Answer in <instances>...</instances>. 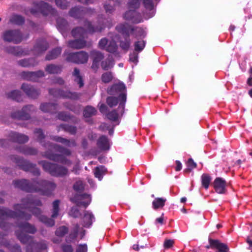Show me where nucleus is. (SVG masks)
<instances>
[{"mask_svg": "<svg viewBox=\"0 0 252 252\" xmlns=\"http://www.w3.org/2000/svg\"><path fill=\"white\" fill-rule=\"evenodd\" d=\"M201 179L202 187L205 189H208L211 181V177L208 174H203L202 175Z\"/></svg>", "mask_w": 252, "mask_h": 252, "instance_id": "nucleus-47", "label": "nucleus"}, {"mask_svg": "<svg viewBox=\"0 0 252 252\" xmlns=\"http://www.w3.org/2000/svg\"><path fill=\"white\" fill-rule=\"evenodd\" d=\"M4 50L7 53L15 56H18L21 55L23 52L22 49L19 46H9L6 47Z\"/></svg>", "mask_w": 252, "mask_h": 252, "instance_id": "nucleus-36", "label": "nucleus"}, {"mask_svg": "<svg viewBox=\"0 0 252 252\" xmlns=\"http://www.w3.org/2000/svg\"><path fill=\"white\" fill-rule=\"evenodd\" d=\"M63 55L66 56V62L76 64L85 63L88 62L89 59L88 54L83 51L69 53L64 52Z\"/></svg>", "mask_w": 252, "mask_h": 252, "instance_id": "nucleus-9", "label": "nucleus"}, {"mask_svg": "<svg viewBox=\"0 0 252 252\" xmlns=\"http://www.w3.org/2000/svg\"><path fill=\"white\" fill-rule=\"evenodd\" d=\"M68 232V228L65 226H61L58 228L55 231V234L59 237H63Z\"/></svg>", "mask_w": 252, "mask_h": 252, "instance_id": "nucleus-52", "label": "nucleus"}, {"mask_svg": "<svg viewBox=\"0 0 252 252\" xmlns=\"http://www.w3.org/2000/svg\"><path fill=\"white\" fill-rule=\"evenodd\" d=\"M69 215L74 218H77L81 215L79 209L75 207H72L71 208L69 212Z\"/></svg>", "mask_w": 252, "mask_h": 252, "instance_id": "nucleus-60", "label": "nucleus"}, {"mask_svg": "<svg viewBox=\"0 0 252 252\" xmlns=\"http://www.w3.org/2000/svg\"><path fill=\"white\" fill-rule=\"evenodd\" d=\"M124 40L120 41V46L121 49L126 51H127L130 48L131 44V39L130 37H124Z\"/></svg>", "mask_w": 252, "mask_h": 252, "instance_id": "nucleus-45", "label": "nucleus"}, {"mask_svg": "<svg viewBox=\"0 0 252 252\" xmlns=\"http://www.w3.org/2000/svg\"><path fill=\"white\" fill-rule=\"evenodd\" d=\"M62 48L57 47L49 52L46 56L45 60L50 61L56 59L61 53Z\"/></svg>", "mask_w": 252, "mask_h": 252, "instance_id": "nucleus-37", "label": "nucleus"}, {"mask_svg": "<svg viewBox=\"0 0 252 252\" xmlns=\"http://www.w3.org/2000/svg\"><path fill=\"white\" fill-rule=\"evenodd\" d=\"M97 146L101 150H107L109 149L108 139L107 136L102 135L97 141Z\"/></svg>", "mask_w": 252, "mask_h": 252, "instance_id": "nucleus-30", "label": "nucleus"}, {"mask_svg": "<svg viewBox=\"0 0 252 252\" xmlns=\"http://www.w3.org/2000/svg\"><path fill=\"white\" fill-rule=\"evenodd\" d=\"M72 76L74 77V81L77 83L80 88L83 87L84 85V81L82 76L80 74V70L75 67L72 73Z\"/></svg>", "mask_w": 252, "mask_h": 252, "instance_id": "nucleus-32", "label": "nucleus"}, {"mask_svg": "<svg viewBox=\"0 0 252 252\" xmlns=\"http://www.w3.org/2000/svg\"><path fill=\"white\" fill-rule=\"evenodd\" d=\"M48 47L47 42L44 39H40L37 41L33 47V49L36 52L39 54L45 52Z\"/></svg>", "mask_w": 252, "mask_h": 252, "instance_id": "nucleus-26", "label": "nucleus"}, {"mask_svg": "<svg viewBox=\"0 0 252 252\" xmlns=\"http://www.w3.org/2000/svg\"><path fill=\"white\" fill-rule=\"evenodd\" d=\"M60 200H56L53 202L52 218H56L59 215Z\"/></svg>", "mask_w": 252, "mask_h": 252, "instance_id": "nucleus-54", "label": "nucleus"}, {"mask_svg": "<svg viewBox=\"0 0 252 252\" xmlns=\"http://www.w3.org/2000/svg\"><path fill=\"white\" fill-rule=\"evenodd\" d=\"M166 199L163 197H157L152 202V206L154 209L162 208L165 205Z\"/></svg>", "mask_w": 252, "mask_h": 252, "instance_id": "nucleus-40", "label": "nucleus"}, {"mask_svg": "<svg viewBox=\"0 0 252 252\" xmlns=\"http://www.w3.org/2000/svg\"><path fill=\"white\" fill-rule=\"evenodd\" d=\"M45 148L55 149L62 154H55L50 150H47L42 154V156L51 160L60 162L64 164H70L71 161L67 159L64 156H70L71 151L68 148L59 144L48 142L47 144H43Z\"/></svg>", "mask_w": 252, "mask_h": 252, "instance_id": "nucleus-3", "label": "nucleus"}, {"mask_svg": "<svg viewBox=\"0 0 252 252\" xmlns=\"http://www.w3.org/2000/svg\"><path fill=\"white\" fill-rule=\"evenodd\" d=\"M21 89L28 97L32 99L37 98L40 94V92L38 89L27 83H23L22 85Z\"/></svg>", "mask_w": 252, "mask_h": 252, "instance_id": "nucleus-15", "label": "nucleus"}, {"mask_svg": "<svg viewBox=\"0 0 252 252\" xmlns=\"http://www.w3.org/2000/svg\"><path fill=\"white\" fill-rule=\"evenodd\" d=\"M34 134H36L37 137V141L39 142L43 146V144H47V142H45L44 139L45 138V135L44 133L43 130L41 128H36L34 130Z\"/></svg>", "mask_w": 252, "mask_h": 252, "instance_id": "nucleus-43", "label": "nucleus"}, {"mask_svg": "<svg viewBox=\"0 0 252 252\" xmlns=\"http://www.w3.org/2000/svg\"><path fill=\"white\" fill-rule=\"evenodd\" d=\"M8 98H11L17 102L22 100L21 93L18 90H14L7 94Z\"/></svg>", "mask_w": 252, "mask_h": 252, "instance_id": "nucleus-44", "label": "nucleus"}, {"mask_svg": "<svg viewBox=\"0 0 252 252\" xmlns=\"http://www.w3.org/2000/svg\"><path fill=\"white\" fill-rule=\"evenodd\" d=\"M8 136L12 141L20 144L25 143L29 139L27 135L15 131H11Z\"/></svg>", "mask_w": 252, "mask_h": 252, "instance_id": "nucleus-19", "label": "nucleus"}, {"mask_svg": "<svg viewBox=\"0 0 252 252\" xmlns=\"http://www.w3.org/2000/svg\"><path fill=\"white\" fill-rule=\"evenodd\" d=\"M21 204H15L13 211L6 207L0 208V228L4 231L10 229L13 225L12 223L7 222V218L21 219L29 220L32 218V215L24 211L19 210V209H27L33 215L38 218L39 220L48 226L52 227L55 225V220L51 218L41 215V209L37 206H41L42 203L41 200L32 195H28L21 200Z\"/></svg>", "mask_w": 252, "mask_h": 252, "instance_id": "nucleus-1", "label": "nucleus"}, {"mask_svg": "<svg viewBox=\"0 0 252 252\" xmlns=\"http://www.w3.org/2000/svg\"><path fill=\"white\" fill-rule=\"evenodd\" d=\"M118 1L114 0H109L104 5V8L106 13H111L115 9V7L119 5Z\"/></svg>", "mask_w": 252, "mask_h": 252, "instance_id": "nucleus-35", "label": "nucleus"}, {"mask_svg": "<svg viewBox=\"0 0 252 252\" xmlns=\"http://www.w3.org/2000/svg\"><path fill=\"white\" fill-rule=\"evenodd\" d=\"M18 64L24 67H30L34 66L37 63L34 58L24 59L18 61Z\"/></svg>", "mask_w": 252, "mask_h": 252, "instance_id": "nucleus-33", "label": "nucleus"}, {"mask_svg": "<svg viewBox=\"0 0 252 252\" xmlns=\"http://www.w3.org/2000/svg\"><path fill=\"white\" fill-rule=\"evenodd\" d=\"M87 42L83 39H76L70 40L68 41V46L74 49H80L86 47Z\"/></svg>", "mask_w": 252, "mask_h": 252, "instance_id": "nucleus-24", "label": "nucleus"}, {"mask_svg": "<svg viewBox=\"0 0 252 252\" xmlns=\"http://www.w3.org/2000/svg\"><path fill=\"white\" fill-rule=\"evenodd\" d=\"M20 75L21 77L26 80L36 81L39 78L44 76V73L42 70L37 71H22Z\"/></svg>", "mask_w": 252, "mask_h": 252, "instance_id": "nucleus-14", "label": "nucleus"}, {"mask_svg": "<svg viewBox=\"0 0 252 252\" xmlns=\"http://www.w3.org/2000/svg\"><path fill=\"white\" fill-rule=\"evenodd\" d=\"M62 66L55 64H49L47 65L45 70L49 74H59L62 71Z\"/></svg>", "mask_w": 252, "mask_h": 252, "instance_id": "nucleus-34", "label": "nucleus"}, {"mask_svg": "<svg viewBox=\"0 0 252 252\" xmlns=\"http://www.w3.org/2000/svg\"><path fill=\"white\" fill-rule=\"evenodd\" d=\"M84 16L87 15L89 17H91L95 13V10L94 8L91 7H83Z\"/></svg>", "mask_w": 252, "mask_h": 252, "instance_id": "nucleus-64", "label": "nucleus"}, {"mask_svg": "<svg viewBox=\"0 0 252 252\" xmlns=\"http://www.w3.org/2000/svg\"><path fill=\"white\" fill-rule=\"evenodd\" d=\"M58 132L61 130L69 133L71 135H75L77 132V127L74 126L69 125L66 124H62L58 126L57 128Z\"/></svg>", "mask_w": 252, "mask_h": 252, "instance_id": "nucleus-27", "label": "nucleus"}, {"mask_svg": "<svg viewBox=\"0 0 252 252\" xmlns=\"http://www.w3.org/2000/svg\"><path fill=\"white\" fill-rule=\"evenodd\" d=\"M84 213V216L82 219V225L84 227L89 228L92 225L93 220H94V215L89 211H85Z\"/></svg>", "mask_w": 252, "mask_h": 252, "instance_id": "nucleus-23", "label": "nucleus"}, {"mask_svg": "<svg viewBox=\"0 0 252 252\" xmlns=\"http://www.w3.org/2000/svg\"><path fill=\"white\" fill-rule=\"evenodd\" d=\"M34 248L40 250H44L47 248V246L45 242L44 241H41L39 242L34 241L32 245V249L33 252Z\"/></svg>", "mask_w": 252, "mask_h": 252, "instance_id": "nucleus-53", "label": "nucleus"}, {"mask_svg": "<svg viewBox=\"0 0 252 252\" xmlns=\"http://www.w3.org/2000/svg\"><path fill=\"white\" fill-rule=\"evenodd\" d=\"M133 26H131L126 23L120 24L118 25L115 29L116 30L121 33L123 37H130L132 31Z\"/></svg>", "mask_w": 252, "mask_h": 252, "instance_id": "nucleus-18", "label": "nucleus"}, {"mask_svg": "<svg viewBox=\"0 0 252 252\" xmlns=\"http://www.w3.org/2000/svg\"><path fill=\"white\" fill-rule=\"evenodd\" d=\"M114 60L111 56H109L108 58L101 63L102 68L104 70H108L113 66Z\"/></svg>", "mask_w": 252, "mask_h": 252, "instance_id": "nucleus-41", "label": "nucleus"}, {"mask_svg": "<svg viewBox=\"0 0 252 252\" xmlns=\"http://www.w3.org/2000/svg\"><path fill=\"white\" fill-rule=\"evenodd\" d=\"M51 140L58 143H60L67 147H75L77 146L76 141L74 139H68L60 136H51Z\"/></svg>", "mask_w": 252, "mask_h": 252, "instance_id": "nucleus-20", "label": "nucleus"}, {"mask_svg": "<svg viewBox=\"0 0 252 252\" xmlns=\"http://www.w3.org/2000/svg\"><path fill=\"white\" fill-rule=\"evenodd\" d=\"M99 18H100L99 17ZM98 23L97 26H93L90 21L87 19L84 20V25L86 28V30L82 27H77L73 29L71 32L73 37L84 38L87 32L94 33L95 32H101L104 29V25L103 23H100V20H98Z\"/></svg>", "mask_w": 252, "mask_h": 252, "instance_id": "nucleus-4", "label": "nucleus"}, {"mask_svg": "<svg viewBox=\"0 0 252 252\" xmlns=\"http://www.w3.org/2000/svg\"><path fill=\"white\" fill-rule=\"evenodd\" d=\"M141 0H129L128 2V7L129 9H138L140 5Z\"/></svg>", "mask_w": 252, "mask_h": 252, "instance_id": "nucleus-59", "label": "nucleus"}, {"mask_svg": "<svg viewBox=\"0 0 252 252\" xmlns=\"http://www.w3.org/2000/svg\"><path fill=\"white\" fill-rule=\"evenodd\" d=\"M25 20L24 17L21 15L14 14L12 15L9 19V22L11 24L21 26L25 23Z\"/></svg>", "mask_w": 252, "mask_h": 252, "instance_id": "nucleus-38", "label": "nucleus"}, {"mask_svg": "<svg viewBox=\"0 0 252 252\" xmlns=\"http://www.w3.org/2000/svg\"><path fill=\"white\" fill-rule=\"evenodd\" d=\"M79 229V225L78 224H75L73 230L69 233L65 238V241L67 243L72 242L78 236V231Z\"/></svg>", "mask_w": 252, "mask_h": 252, "instance_id": "nucleus-39", "label": "nucleus"}, {"mask_svg": "<svg viewBox=\"0 0 252 252\" xmlns=\"http://www.w3.org/2000/svg\"><path fill=\"white\" fill-rule=\"evenodd\" d=\"M115 95L108 96L106 99V103L110 107H113L116 106L120 100L119 97H116Z\"/></svg>", "mask_w": 252, "mask_h": 252, "instance_id": "nucleus-48", "label": "nucleus"}, {"mask_svg": "<svg viewBox=\"0 0 252 252\" xmlns=\"http://www.w3.org/2000/svg\"><path fill=\"white\" fill-rule=\"evenodd\" d=\"M33 5L35 8H32L30 10L31 13L33 15H35L38 12L46 16L49 14L54 15L57 13V10L55 8L44 1L34 2Z\"/></svg>", "mask_w": 252, "mask_h": 252, "instance_id": "nucleus-8", "label": "nucleus"}, {"mask_svg": "<svg viewBox=\"0 0 252 252\" xmlns=\"http://www.w3.org/2000/svg\"><path fill=\"white\" fill-rule=\"evenodd\" d=\"M107 117L109 120L115 122L118 119V114L116 110H114L107 114Z\"/></svg>", "mask_w": 252, "mask_h": 252, "instance_id": "nucleus-61", "label": "nucleus"}, {"mask_svg": "<svg viewBox=\"0 0 252 252\" xmlns=\"http://www.w3.org/2000/svg\"><path fill=\"white\" fill-rule=\"evenodd\" d=\"M97 112L95 108L91 105L86 106L83 112V116L85 118H90L96 115Z\"/></svg>", "mask_w": 252, "mask_h": 252, "instance_id": "nucleus-42", "label": "nucleus"}, {"mask_svg": "<svg viewBox=\"0 0 252 252\" xmlns=\"http://www.w3.org/2000/svg\"><path fill=\"white\" fill-rule=\"evenodd\" d=\"M17 226L22 230L28 233L33 234L37 231V229L34 225L27 221L17 222Z\"/></svg>", "mask_w": 252, "mask_h": 252, "instance_id": "nucleus-21", "label": "nucleus"}, {"mask_svg": "<svg viewBox=\"0 0 252 252\" xmlns=\"http://www.w3.org/2000/svg\"><path fill=\"white\" fill-rule=\"evenodd\" d=\"M70 200L76 204L77 206H83L85 208H87L91 203V198L90 195L87 193H77L70 198Z\"/></svg>", "mask_w": 252, "mask_h": 252, "instance_id": "nucleus-13", "label": "nucleus"}, {"mask_svg": "<svg viewBox=\"0 0 252 252\" xmlns=\"http://www.w3.org/2000/svg\"><path fill=\"white\" fill-rule=\"evenodd\" d=\"M113 78L111 72H106L102 74L101 79L103 83H108L112 80Z\"/></svg>", "mask_w": 252, "mask_h": 252, "instance_id": "nucleus-57", "label": "nucleus"}, {"mask_svg": "<svg viewBox=\"0 0 252 252\" xmlns=\"http://www.w3.org/2000/svg\"><path fill=\"white\" fill-rule=\"evenodd\" d=\"M118 45L115 41L112 40L110 41L105 50L111 53H115L117 51Z\"/></svg>", "mask_w": 252, "mask_h": 252, "instance_id": "nucleus-49", "label": "nucleus"}, {"mask_svg": "<svg viewBox=\"0 0 252 252\" xmlns=\"http://www.w3.org/2000/svg\"><path fill=\"white\" fill-rule=\"evenodd\" d=\"M40 109L44 112L55 114L58 109V104L55 103H43L40 106Z\"/></svg>", "mask_w": 252, "mask_h": 252, "instance_id": "nucleus-25", "label": "nucleus"}, {"mask_svg": "<svg viewBox=\"0 0 252 252\" xmlns=\"http://www.w3.org/2000/svg\"><path fill=\"white\" fill-rule=\"evenodd\" d=\"M57 117L58 119L64 122H67L74 117L73 116H71L68 113L64 111L59 112Z\"/></svg>", "mask_w": 252, "mask_h": 252, "instance_id": "nucleus-50", "label": "nucleus"}, {"mask_svg": "<svg viewBox=\"0 0 252 252\" xmlns=\"http://www.w3.org/2000/svg\"><path fill=\"white\" fill-rule=\"evenodd\" d=\"M186 164L187 168L184 170V172L188 173H190L193 169L195 168L197 166L196 163L191 158H189L188 159Z\"/></svg>", "mask_w": 252, "mask_h": 252, "instance_id": "nucleus-51", "label": "nucleus"}, {"mask_svg": "<svg viewBox=\"0 0 252 252\" xmlns=\"http://www.w3.org/2000/svg\"><path fill=\"white\" fill-rule=\"evenodd\" d=\"M131 34L133 35L134 38H144L147 35L146 31L141 27L133 26Z\"/></svg>", "mask_w": 252, "mask_h": 252, "instance_id": "nucleus-31", "label": "nucleus"}, {"mask_svg": "<svg viewBox=\"0 0 252 252\" xmlns=\"http://www.w3.org/2000/svg\"><path fill=\"white\" fill-rule=\"evenodd\" d=\"M207 249H212L215 252H228L229 248L228 246L220 242L218 239H214L209 237L208 244L205 246Z\"/></svg>", "mask_w": 252, "mask_h": 252, "instance_id": "nucleus-12", "label": "nucleus"}, {"mask_svg": "<svg viewBox=\"0 0 252 252\" xmlns=\"http://www.w3.org/2000/svg\"><path fill=\"white\" fill-rule=\"evenodd\" d=\"M38 163L42 166L45 172L49 173L52 176L63 177L68 174V169L58 164L46 160L39 161Z\"/></svg>", "mask_w": 252, "mask_h": 252, "instance_id": "nucleus-6", "label": "nucleus"}, {"mask_svg": "<svg viewBox=\"0 0 252 252\" xmlns=\"http://www.w3.org/2000/svg\"><path fill=\"white\" fill-rule=\"evenodd\" d=\"M18 152L26 156H34L37 154V150L36 148L30 147L27 146H21L17 148Z\"/></svg>", "mask_w": 252, "mask_h": 252, "instance_id": "nucleus-28", "label": "nucleus"}, {"mask_svg": "<svg viewBox=\"0 0 252 252\" xmlns=\"http://www.w3.org/2000/svg\"><path fill=\"white\" fill-rule=\"evenodd\" d=\"M107 93L111 95H118L120 100L119 109H122L121 112L124 113L125 104L126 101V87L123 82L115 83L107 89Z\"/></svg>", "mask_w": 252, "mask_h": 252, "instance_id": "nucleus-5", "label": "nucleus"}, {"mask_svg": "<svg viewBox=\"0 0 252 252\" xmlns=\"http://www.w3.org/2000/svg\"><path fill=\"white\" fill-rule=\"evenodd\" d=\"M226 182L222 178H216L213 182V187L216 192L219 194H224L226 192Z\"/></svg>", "mask_w": 252, "mask_h": 252, "instance_id": "nucleus-17", "label": "nucleus"}, {"mask_svg": "<svg viewBox=\"0 0 252 252\" xmlns=\"http://www.w3.org/2000/svg\"><path fill=\"white\" fill-rule=\"evenodd\" d=\"M57 28L63 34L68 30V24L64 18L59 17L57 19Z\"/></svg>", "mask_w": 252, "mask_h": 252, "instance_id": "nucleus-29", "label": "nucleus"}, {"mask_svg": "<svg viewBox=\"0 0 252 252\" xmlns=\"http://www.w3.org/2000/svg\"><path fill=\"white\" fill-rule=\"evenodd\" d=\"M73 189L77 192H81L84 190V187L81 181H77L73 185Z\"/></svg>", "mask_w": 252, "mask_h": 252, "instance_id": "nucleus-62", "label": "nucleus"}, {"mask_svg": "<svg viewBox=\"0 0 252 252\" xmlns=\"http://www.w3.org/2000/svg\"><path fill=\"white\" fill-rule=\"evenodd\" d=\"M91 55L93 57V60L97 62H100L104 58L102 53L95 50L92 51L91 52Z\"/></svg>", "mask_w": 252, "mask_h": 252, "instance_id": "nucleus-56", "label": "nucleus"}, {"mask_svg": "<svg viewBox=\"0 0 252 252\" xmlns=\"http://www.w3.org/2000/svg\"><path fill=\"white\" fill-rule=\"evenodd\" d=\"M146 44V41L144 40L135 41L134 43V51L137 53L141 52L145 47Z\"/></svg>", "mask_w": 252, "mask_h": 252, "instance_id": "nucleus-46", "label": "nucleus"}, {"mask_svg": "<svg viewBox=\"0 0 252 252\" xmlns=\"http://www.w3.org/2000/svg\"><path fill=\"white\" fill-rule=\"evenodd\" d=\"M57 6L62 9H66L69 6L70 2L66 0H55Z\"/></svg>", "mask_w": 252, "mask_h": 252, "instance_id": "nucleus-58", "label": "nucleus"}, {"mask_svg": "<svg viewBox=\"0 0 252 252\" xmlns=\"http://www.w3.org/2000/svg\"><path fill=\"white\" fill-rule=\"evenodd\" d=\"M12 184L15 188L27 192H41L44 195L51 194L56 188L54 183L43 180L38 181L33 180L32 183L26 179L17 180H14Z\"/></svg>", "mask_w": 252, "mask_h": 252, "instance_id": "nucleus-2", "label": "nucleus"}, {"mask_svg": "<svg viewBox=\"0 0 252 252\" xmlns=\"http://www.w3.org/2000/svg\"><path fill=\"white\" fill-rule=\"evenodd\" d=\"M146 9L151 10L154 8V3L152 0H141Z\"/></svg>", "mask_w": 252, "mask_h": 252, "instance_id": "nucleus-63", "label": "nucleus"}, {"mask_svg": "<svg viewBox=\"0 0 252 252\" xmlns=\"http://www.w3.org/2000/svg\"><path fill=\"white\" fill-rule=\"evenodd\" d=\"M34 110L32 105H27L24 106L21 110L16 111L11 113V117L18 120H28L31 118L30 112Z\"/></svg>", "mask_w": 252, "mask_h": 252, "instance_id": "nucleus-11", "label": "nucleus"}, {"mask_svg": "<svg viewBox=\"0 0 252 252\" xmlns=\"http://www.w3.org/2000/svg\"><path fill=\"white\" fill-rule=\"evenodd\" d=\"M124 18L133 23H139L142 21L140 14L133 9L126 11L124 15Z\"/></svg>", "mask_w": 252, "mask_h": 252, "instance_id": "nucleus-16", "label": "nucleus"}, {"mask_svg": "<svg viewBox=\"0 0 252 252\" xmlns=\"http://www.w3.org/2000/svg\"><path fill=\"white\" fill-rule=\"evenodd\" d=\"M69 15L75 19H82L84 17L83 7L76 6L68 12Z\"/></svg>", "mask_w": 252, "mask_h": 252, "instance_id": "nucleus-22", "label": "nucleus"}, {"mask_svg": "<svg viewBox=\"0 0 252 252\" xmlns=\"http://www.w3.org/2000/svg\"><path fill=\"white\" fill-rule=\"evenodd\" d=\"M11 159L17 164L20 169L25 171H30L35 176H39L40 175V170L36 167L35 164L32 163L29 161L24 159L23 158L17 156H12Z\"/></svg>", "mask_w": 252, "mask_h": 252, "instance_id": "nucleus-7", "label": "nucleus"}, {"mask_svg": "<svg viewBox=\"0 0 252 252\" xmlns=\"http://www.w3.org/2000/svg\"><path fill=\"white\" fill-rule=\"evenodd\" d=\"M3 39L6 42L19 44L22 41L23 35L19 30H9L3 32Z\"/></svg>", "mask_w": 252, "mask_h": 252, "instance_id": "nucleus-10", "label": "nucleus"}, {"mask_svg": "<svg viewBox=\"0 0 252 252\" xmlns=\"http://www.w3.org/2000/svg\"><path fill=\"white\" fill-rule=\"evenodd\" d=\"M5 248H6L10 252H22L20 246L18 244L13 245H10V243H5Z\"/></svg>", "mask_w": 252, "mask_h": 252, "instance_id": "nucleus-55", "label": "nucleus"}]
</instances>
